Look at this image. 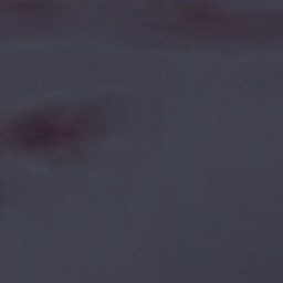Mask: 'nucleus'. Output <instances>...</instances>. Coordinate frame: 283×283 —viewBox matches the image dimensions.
Returning <instances> with one entry per match:
<instances>
[{"instance_id": "f257e3e1", "label": "nucleus", "mask_w": 283, "mask_h": 283, "mask_svg": "<svg viewBox=\"0 0 283 283\" xmlns=\"http://www.w3.org/2000/svg\"><path fill=\"white\" fill-rule=\"evenodd\" d=\"M51 163H56V160H54V159H51Z\"/></svg>"}]
</instances>
